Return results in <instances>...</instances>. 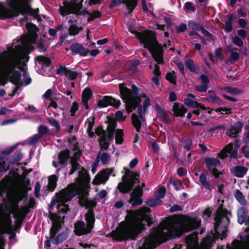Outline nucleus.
<instances>
[{
	"mask_svg": "<svg viewBox=\"0 0 249 249\" xmlns=\"http://www.w3.org/2000/svg\"><path fill=\"white\" fill-rule=\"evenodd\" d=\"M248 168L245 166L237 165L231 169V173L238 178H243L247 173Z\"/></svg>",
	"mask_w": 249,
	"mask_h": 249,
	"instance_id": "bb28decb",
	"label": "nucleus"
},
{
	"mask_svg": "<svg viewBox=\"0 0 249 249\" xmlns=\"http://www.w3.org/2000/svg\"><path fill=\"white\" fill-rule=\"evenodd\" d=\"M76 181L78 186L74 184H69L66 187H90V177L86 169L83 167L79 172V177Z\"/></svg>",
	"mask_w": 249,
	"mask_h": 249,
	"instance_id": "ddd939ff",
	"label": "nucleus"
},
{
	"mask_svg": "<svg viewBox=\"0 0 249 249\" xmlns=\"http://www.w3.org/2000/svg\"><path fill=\"white\" fill-rule=\"evenodd\" d=\"M0 67L3 75L0 76V85L5 86L8 82L12 79L13 71H18L15 70L17 68L16 62L12 60H7L0 63Z\"/></svg>",
	"mask_w": 249,
	"mask_h": 249,
	"instance_id": "9d476101",
	"label": "nucleus"
},
{
	"mask_svg": "<svg viewBox=\"0 0 249 249\" xmlns=\"http://www.w3.org/2000/svg\"><path fill=\"white\" fill-rule=\"evenodd\" d=\"M141 100L138 98L134 99L130 101V102L126 105V109L128 113L132 112L133 110H135L138 108V115L142 114V107L141 104Z\"/></svg>",
	"mask_w": 249,
	"mask_h": 249,
	"instance_id": "4be33fe9",
	"label": "nucleus"
},
{
	"mask_svg": "<svg viewBox=\"0 0 249 249\" xmlns=\"http://www.w3.org/2000/svg\"><path fill=\"white\" fill-rule=\"evenodd\" d=\"M137 37L140 43L144 45V48L150 52L154 60L157 62L154 65V74L156 76H160V67L158 64H164L163 50L161 44L157 40L156 33L147 30L143 33L138 34Z\"/></svg>",
	"mask_w": 249,
	"mask_h": 249,
	"instance_id": "7ed1b4c3",
	"label": "nucleus"
},
{
	"mask_svg": "<svg viewBox=\"0 0 249 249\" xmlns=\"http://www.w3.org/2000/svg\"><path fill=\"white\" fill-rule=\"evenodd\" d=\"M243 125V123L241 122H237L234 125H231L230 129L227 131L228 135L232 138L236 137L238 133L241 132Z\"/></svg>",
	"mask_w": 249,
	"mask_h": 249,
	"instance_id": "a878e982",
	"label": "nucleus"
},
{
	"mask_svg": "<svg viewBox=\"0 0 249 249\" xmlns=\"http://www.w3.org/2000/svg\"><path fill=\"white\" fill-rule=\"evenodd\" d=\"M74 228L75 234L79 236L91 232L88 227L86 226L85 222L81 220H78L74 224Z\"/></svg>",
	"mask_w": 249,
	"mask_h": 249,
	"instance_id": "aec40b11",
	"label": "nucleus"
},
{
	"mask_svg": "<svg viewBox=\"0 0 249 249\" xmlns=\"http://www.w3.org/2000/svg\"><path fill=\"white\" fill-rule=\"evenodd\" d=\"M186 68L191 72H196V68L194 61L191 59H187L185 61Z\"/></svg>",
	"mask_w": 249,
	"mask_h": 249,
	"instance_id": "de8ad7c7",
	"label": "nucleus"
},
{
	"mask_svg": "<svg viewBox=\"0 0 249 249\" xmlns=\"http://www.w3.org/2000/svg\"><path fill=\"white\" fill-rule=\"evenodd\" d=\"M35 61H37L39 63H42L45 65L46 67H49L51 63V59L48 57L44 55H38L35 59Z\"/></svg>",
	"mask_w": 249,
	"mask_h": 249,
	"instance_id": "79ce46f5",
	"label": "nucleus"
},
{
	"mask_svg": "<svg viewBox=\"0 0 249 249\" xmlns=\"http://www.w3.org/2000/svg\"><path fill=\"white\" fill-rule=\"evenodd\" d=\"M48 121L49 123L54 127L57 131H59L60 129V126L59 125L58 121L53 118H49L48 119Z\"/></svg>",
	"mask_w": 249,
	"mask_h": 249,
	"instance_id": "680f3d73",
	"label": "nucleus"
},
{
	"mask_svg": "<svg viewBox=\"0 0 249 249\" xmlns=\"http://www.w3.org/2000/svg\"><path fill=\"white\" fill-rule=\"evenodd\" d=\"M101 154V152L99 151L97 154V156L94 161L92 165V168H91V172L93 173H95V172L97 170V168L99 162H100V154Z\"/></svg>",
	"mask_w": 249,
	"mask_h": 249,
	"instance_id": "e2e57ef3",
	"label": "nucleus"
},
{
	"mask_svg": "<svg viewBox=\"0 0 249 249\" xmlns=\"http://www.w3.org/2000/svg\"><path fill=\"white\" fill-rule=\"evenodd\" d=\"M92 95V91L90 88H87L85 89L82 93V99H86L89 100Z\"/></svg>",
	"mask_w": 249,
	"mask_h": 249,
	"instance_id": "4d7b16f0",
	"label": "nucleus"
},
{
	"mask_svg": "<svg viewBox=\"0 0 249 249\" xmlns=\"http://www.w3.org/2000/svg\"><path fill=\"white\" fill-rule=\"evenodd\" d=\"M155 110L158 114L157 116L160 118L161 121L167 124H170L171 123V119L170 117L164 109L161 108L158 104H156L155 106Z\"/></svg>",
	"mask_w": 249,
	"mask_h": 249,
	"instance_id": "5701e85b",
	"label": "nucleus"
},
{
	"mask_svg": "<svg viewBox=\"0 0 249 249\" xmlns=\"http://www.w3.org/2000/svg\"><path fill=\"white\" fill-rule=\"evenodd\" d=\"M58 177L55 175L50 176L48 178V183L45 187H56Z\"/></svg>",
	"mask_w": 249,
	"mask_h": 249,
	"instance_id": "8fccbe9b",
	"label": "nucleus"
},
{
	"mask_svg": "<svg viewBox=\"0 0 249 249\" xmlns=\"http://www.w3.org/2000/svg\"><path fill=\"white\" fill-rule=\"evenodd\" d=\"M131 88L132 94L135 95V97H133V99L138 98L141 100V97H146V95L143 94L142 89L137 87L135 84H132Z\"/></svg>",
	"mask_w": 249,
	"mask_h": 249,
	"instance_id": "473e14b6",
	"label": "nucleus"
},
{
	"mask_svg": "<svg viewBox=\"0 0 249 249\" xmlns=\"http://www.w3.org/2000/svg\"><path fill=\"white\" fill-rule=\"evenodd\" d=\"M96 134L101 138V137H107V131L103 129V127L102 125L98 126L95 129Z\"/></svg>",
	"mask_w": 249,
	"mask_h": 249,
	"instance_id": "0e129e2a",
	"label": "nucleus"
},
{
	"mask_svg": "<svg viewBox=\"0 0 249 249\" xmlns=\"http://www.w3.org/2000/svg\"><path fill=\"white\" fill-rule=\"evenodd\" d=\"M78 189H84L87 190L88 188H64L58 193H55V196L58 202L66 203L71 201L79 194ZM89 189H90V188H89Z\"/></svg>",
	"mask_w": 249,
	"mask_h": 249,
	"instance_id": "9b49d317",
	"label": "nucleus"
},
{
	"mask_svg": "<svg viewBox=\"0 0 249 249\" xmlns=\"http://www.w3.org/2000/svg\"><path fill=\"white\" fill-rule=\"evenodd\" d=\"M200 225L201 221L189 216H186L182 222L173 218L168 219L161 224L159 233H151L138 249H154L160 244L179 238L184 233L197 229Z\"/></svg>",
	"mask_w": 249,
	"mask_h": 249,
	"instance_id": "f257e3e1",
	"label": "nucleus"
},
{
	"mask_svg": "<svg viewBox=\"0 0 249 249\" xmlns=\"http://www.w3.org/2000/svg\"><path fill=\"white\" fill-rule=\"evenodd\" d=\"M12 214L13 217L15 219V223L17 229L20 228L26 215H25L24 212L20 211V210Z\"/></svg>",
	"mask_w": 249,
	"mask_h": 249,
	"instance_id": "c85d7f7f",
	"label": "nucleus"
},
{
	"mask_svg": "<svg viewBox=\"0 0 249 249\" xmlns=\"http://www.w3.org/2000/svg\"><path fill=\"white\" fill-rule=\"evenodd\" d=\"M36 204L35 199L31 197L29 199V204L27 206H22L20 208V211H23L25 215H27L30 211V208H33Z\"/></svg>",
	"mask_w": 249,
	"mask_h": 249,
	"instance_id": "4c0bfd02",
	"label": "nucleus"
},
{
	"mask_svg": "<svg viewBox=\"0 0 249 249\" xmlns=\"http://www.w3.org/2000/svg\"><path fill=\"white\" fill-rule=\"evenodd\" d=\"M211 102L213 104H217L219 106L224 105V102L217 96H210Z\"/></svg>",
	"mask_w": 249,
	"mask_h": 249,
	"instance_id": "69168bd1",
	"label": "nucleus"
},
{
	"mask_svg": "<svg viewBox=\"0 0 249 249\" xmlns=\"http://www.w3.org/2000/svg\"><path fill=\"white\" fill-rule=\"evenodd\" d=\"M100 149L102 151L107 150L110 146V143L107 141V137H101L98 139Z\"/></svg>",
	"mask_w": 249,
	"mask_h": 249,
	"instance_id": "ea45409f",
	"label": "nucleus"
},
{
	"mask_svg": "<svg viewBox=\"0 0 249 249\" xmlns=\"http://www.w3.org/2000/svg\"><path fill=\"white\" fill-rule=\"evenodd\" d=\"M134 189L130 194V198L129 203L132 206H135L140 205L142 203V200L141 198L143 195L142 188H134Z\"/></svg>",
	"mask_w": 249,
	"mask_h": 249,
	"instance_id": "2eb2a0df",
	"label": "nucleus"
},
{
	"mask_svg": "<svg viewBox=\"0 0 249 249\" xmlns=\"http://www.w3.org/2000/svg\"><path fill=\"white\" fill-rule=\"evenodd\" d=\"M13 77L11 79L10 82L16 86L15 88L13 89L12 93L11 96H14L17 93V91L22 85L21 83V73L19 71H13Z\"/></svg>",
	"mask_w": 249,
	"mask_h": 249,
	"instance_id": "6ab92c4d",
	"label": "nucleus"
},
{
	"mask_svg": "<svg viewBox=\"0 0 249 249\" xmlns=\"http://www.w3.org/2000/svg\"><path fill=\"white\" fill-rule=\"evenodd\" d=\"M60 228V227L58 224H55L53 222L52 227L51 228L50 231V238L51 239L54 238L56 234L58 232Z\"/></svg>",
	"mask_w": 249,
	"mask_h": 249,
	"instance_id": "603ef678",
	"label": "nucleus"
},
{
	"mask_svg": "<svg viewBox=\"0 0 249 249\" xmlns=\"http://www.w3.org/2000/svg\"><path fill=\"white\" fill-rule=\"evenodd\" d=\"M181 144L184 149H186L187 151H190L192 145V141L190 138H187L184 141H183Z\"/></svg>",
	"mask_w": 249,
	"mask_h": 249,
	"instance_id": "052dcab7",
	"label": "nucleus"
},
{
	"mask_svg": "<svg viewBox=\"0 0 249 249\" xmlns=\"http://www.w3.org/2000/svg\"><path fill=\"white\" fill-rule=\"evenodd\" d=\"M38 133L39 136L41 138L43 136L48 134L49 132V128L47 126L44 125H40L38 127L37 129Z\"/></svg>",
	"mask_w": 249,
	"mask_h": 249,
	"instance_id": "bf43d9fd",
	"label": "nucleus"
},
{
	"mask_svg": "<svg viewBox=\"0 0 249 249\" xmlns=\"http://www.w3.org/2000/svg\"><path fill=\"white\" fill-rule=\"evenodd\" d=\"M183 9L186 13H194L196 10V5L191 1H187L185 3Z\"/></svg>",
	"mask_w": 249,
	"mask_h": 249,
	"instance_id": "a19ab883",
	"label": "nucleus"
},
{
	"mask_svg": "<svg viewBox=\"0 0 249 249\" xmlns=\"http://www.w3.org/2000/svg\"><path fill=\"white\" fill-rule=\"evenodd\" d=\"M229 215L231 216V213L227 209L224 208L223 204H220L216 211V214L214 217V230L216 235H221V239H225L228 236L227 227L230 223Z\"/></svg>",
	"mask_w": 249,
	"mask_h": 249,
	"instance_id": "39448f33",
	"label": "nucleus"
},
{
	"mask_svg": "<svg viewBox=\"0 0 249 249\" xmlns=\"http://www.w3.org/2000/svg\"><path fill=\"white\" fill-rule=\"evenodd\" d=\"M122 173V183H119L117 187H135L140 182L139 172L133 171L125 166L123 168Z\"/></svg>",
	"mask_w": 249,
	"mask_h": 249,
	"instance_id": "1a4fd4ad",
	"label": "nucleus"
},
{
	"mask_svg": "<svg viewBox=\"0 0 249 249\" xmlns=\"http://www.w3.org/2000/svg\"><path fill=\"white\" fill-rule=\"evenodd\" d=\"M188 27L191 28L193 30L200 31L201 30L203 27V25L197 23L195 20H189L188 22Z\"/></svg>",
	"mask_w": 249,
	"mask_h": 249,
	"instance_id": "c03bdc74",
	"label": "nucleus"
},
{
	"mask_svg": "<svg viewBox=\"0 0 249 249\" xmlns=\"http://www.w3.org/2000/svg\"><path fill=\"white\" fill-rule=\"evenodd\" d=\"M132 124L135 128L137 133H140L142 126V123L137 115L133 113L131 116Z\"/></svg>",
	"mask_w": 249,
	"mask_h": 249,
	"instance_id": "f704fd0d",
	"label": "nucleus"
},
{
	"mask_svg": "<svg viewBox=\"0 0 249 249\" xmlns=\"http://www.w3.org/2000/svg\"><path fill=\"white\" fill-rule=\"evenodd\" d=\"M71 7H68L69 10L71 12V14H74L76 15H79V14L82 8V4H71Z\"/></svg>",
	"mask_w": 249,
	"mask_h": 249,
	"instance_id": "3c124183",
	"label": "nucleus"
},
{
	"mask_svg": "<svg viewBox=\"0 0 249 249\" xmlns=\"http://www.w3.org/2000/svg\"><path fill=\"white\" fill-rule=\"evenodd\" d=\"M123 4L125 5L127 15H131L138 4V0H123Z\"/></svg>",
	"mask_w": 249,
	"mask_h": 249,
	"instance_id": "cd10ccee",
	"label": "nucleus"
},
{
	"mask_svg": "<svg viewBox=\"0 0 249 249\" xmlns=\"http://www.w3.org/2000/svg\"><path fill=\"white\" fill-rule=\"evenodd\" d=\"M57 209L58 213H66L69 210V206L65 203H61L57 205Z\"/></svg>",
	"mask_w": 249,
	"mask_h": 249,
	"instance_id": "6e6d98bb",
	"label": "nucleus"
},
{
	"mask_svg": "<svg viewBox=\"0 0 249 249\" xmlns=\"http://www.w3.org/2000/svg\"><path fill=\"white\" fill-rule=\"evenodd\" d=\"M119 88L121 97L124 102L125 103V106H126V105L129 104L130 101L133 99V97H131V90L127 88L124 84H119ZM125 108H126V107H125Z\"/></svg>",
	"mask_w": 249,
	"mask_h": 249,
	"instance_id": "a211bd4d",
	"label": "nucleus"
},
{
	"mask_svg": "<svg viewBox=\"0 0 249 249\" xmlns=\"http://www.w3.org/2000/svg\"><path fill=\"white\" fill-rule=\"evenodd\" d=\"M56 73L57 75L64 73L65 77L70 81L75 80L79 74L77 71H71L64 65H59V67L57 69Z\"/></svg>",
	"mask_w": 249,
	"mask_h": 249,
	"instance_id": "f3484780",
	"label": "nucleus"
},
{
	"mask_svg": "<svg viewBox=\"0 0 249 249\" xmlns=\"http://www.w3.org/2000/svg\"><path fill=\"white\" fill-rule=\"evenodd\" d=\"M233 149V144L231 142L226 145L220 152L219 156L221 159H225L228 157L227 154L231 153Z\"/></svg>",
	"mask_w": 249,
	"mask_h": 249,
	"instance_id": "72a5a7b5",
	"label": "nucleus"
},
{
	"mask_svg": "<svg viewBox=\"0 0 249 249\" xmlns=\"http://www.w3.org/2000/svg\"><path fill=\"white\" fill-rule=\"evenodd\" d=\"M32 0H22L23 6L18 7L16 5V0H7V3L11 9L7 7H3V12L7 19L13 18L18 17L19 15H24L29 14L32 11L30 4Z\"/></svg>",
	"mask_w": 249,
	"mask_h": 249,
	"instance_id": "0eeeda50",
	"label": "nucleus"
},
{
	"mask_svg": "<svg viewBox=\"0 0 249 249\" xmlns=\"http://www.w3.org/2000/svg\"><path fill=\"white\" fill-rule=\"evenodd\" d=\"M21 201H7L0 204V228L7 233L12 229L11 214L20 211L18 204Z\"/></svg>",
	"mask_w": 249,
	"mask_h": 249,
	"instance_id": "20e7f679",
	"label": "nucleus"
},
{
	"mask_svg": "<svg viewBox=\"0 0 249 249\" xmlns=\"http://www.w3.org/2000/svg\"><path fill=\"white\" fill-rule=\"evenodd\" d=\"M124 132L122 129H117L115 132V142L117 144H121L124 142Z\"/></svg>",
	"mask_w": 249,
	"mask_h": 249,
	"instance_id": "37998d69",
	"label": "nucleus"
},
{
	"mask_svg": "<svg viewBox=\"0 0 249 249\" xmlns=\"http://www.w3.org/2000/svg\"><path fill=\"white\" fill-rule=\"evenodd\" d=\"M71 52L73 55L80 54L81 56H85L88 55L89 50L86 49L82 44L78 43L72 44L70 47Z\"/></svg>",
	"mask_w": 249,
	"mask_h": 249,
	"instance_id": "412c9836",
	"label": "nucleus"
},
{
	"mask_svg": "<svg viewBox=\"0 0 249 249\" xmlns=\"http://www.w3.org/2000/svg\"><path fill=\"white\" fill-rule=\"evenodd\" d=\"M109 159V155L106 152L102 153L100 154V160L103 164H107Z\"/></svg>",
	"mask_w": 249,
	"mask_h": 249,
	"instance_id": "338daca9",
	"label": "nucleus"
},
{
	"mask_svg": "<svg viewBox=\"0 0 249 249\" xmlns=\"http://www.w3.org/2000/svg\"><path fill=\"white\" fill-rule=\"evenodd\" d=\"M145 204L150 207H155L157 206L160 205L162 201L159 197H152L147 199L144 201Z\"/></svg>",
	"mask_w": 249,
	"mask_h": 249,
	"instance_id": "c9c22d12",
	"label": "nucleus"
},
{
	"mask_svg": "<svg viewBox=\"0 0 249 249\" xmlns=\"http://www.w3.org/2000/svg\"><path fill=\"white\" fill-rule=\"evenodd\" d=\"M58 162L60 164L66 165L68 160L71 158V151L69 149L66 148L60 151L57 155Z\"/></svg>",
	"mask_w": 249,
	"mask_h": 249,
	"instance_id": "393cba45",
	"label": "nucleus"
},
{
	"mask_svg": "<svg viewBox=\"0 0 249 249\" xmlns=\"http://www.w3.org/2000/svg\"><path fill=\"white\" fill-rule=\"evenodd\" d=\"M30 179L25 174L19 175L14 169H11L8 174L0 182V187H28Z\"/></svg>",
	"mask_w": 249,
	"mask_h": 249,
	"instance_id": "423d86ee",
	"label": "nucleus"
},
{
	"mask_svg": "<svg viewBox=\"0 0 249 249\" xmlns=\"http://www.w3.org/2000/svg\"><path fill=\"white\" fill-rule=\"evenodd\" d=\"M151 211L149 207L143 206L130 215V225L121 228L116 231H112L116 241L122 242L128 240H135L138 235L145 229L146 225L150 227L153 223L149 214Z\"/></svg>",
	"mask_w": 249,
	"mask_h": 249,
	"instance_id": "f03ea898",
	"label": "nucleus"
},
{
	"mask_svg": "<svg viewBox=\"0 0 249 249\" xmlns=\"http://www.w3.org/2000/svg\"><path fill=\"white\" fill-rule=\"evenodd\" d=\"M121 105L119 100H117L111 96H105L98 102V106L99 107H106L109 106H113L118 108Z\"/></svg>",
	"mask_w": 249,
	"mask_h": 249,
	"instance_id": "dca6fc26",
	"label": "nucleus"
},
{
	"mask_svg": "<svg viewBox=\"0 0 249 249\" xmlns=\"http://www.w3.org/2000/svg\"><path fill=\"white\" fill-rule=\"evenodd\" d=\"M113 168H106L100 171L92 181L93 185L104 184L108 179L109 176L113 172Z\"/></svg>",
	"mask_w": 249,
	"mask_h": 249,
	"instance_id": "4468645a",
	"label": "nucleus"
},
{
	"mask_svg": "<svg viewBox=\"0 0 249 249\" xmlns=\"http://www.w3.org/2000/svg\"><path fill=\"white\" fill-rule=\"evenodd\" d=\"M40 136H39L37 134H36L34 135L33 136H32L29 141V144L30 145H33L37 143V142L38 141L39 139H40Z\"/></svg>",
	"mask_w": 249,
	"mask_h": 249,
	"instance_id": "774afa93",
	"label": "nucleus"
},
{
	"mask_svg": "<svg viewBox=\"0 0 249 249\" xmlns=\"http://www.w3.org/2000/svg\"><path fill=\"white\" fill-rule=\"evenodd\" d=\"M82 30V27H79L76 24H71L69 28V33L71 36H76Z\"/></svg>",
	"mask_w": 249,
	"mask_h": 249,
	"instance_id": "a18cd8bd",
	"label": "nucleus"
},
{
	"mask_svg": "<svg viewBox=\"0 0 249 249\" xmlns=\"http://www.w3.org/2000/svg\"><path fill=\"white\" fill-rule=\"evenodd\" d=\"M183 102L187 106L191 107L198 108L199 106V103L189 98L184 99Z\"/></svg>",
	"mask_w": 249,
	"mask_h": 249,
	"instance_id": "5fc2aeb1",
	"label": "nucleus"
},
{
	"mask_svg": "<svg viewBox=\"0 0 249 249\" xmlns=\"http://www.w3.org/2000/svg\"><path fill=\"white\" fill-rule=\"evenodd\" d=\"M172 111L175 117H183L188 109L181 103L176 102L173 106Z\"/></svg>",
	"mask_w": 249,
	"mask_h": 249,
	"instance_id": "b1692460",
	"label": "nucleus"
},
{
	"mask_svg": "<svg viewBox=\"0 0 249 249\" xmlns=\"http://www.w3.org/2000/svg\"><path fill=\"white\" fill-rule=\"evenodd\" d=\"M165 79L171 83L176 85L177 81L176 73L174 71L167 72L166 74Z\"/></svg>",
	"mask_w": 249,
	"mask_h": 249,
	"instance_id": "49530a36",
	"label": "nucleus"
},
{
	"mask_svg": "<svg viewBox=\"0 0 249 249\" xmlns=\"http://www.w3.org/2000/svg\"><path fill=\"white\" fill-rule=\"evenodd\" d=\"M18 189H25L27 191L32 190V188H0V196L3 198V202L27 199V193Z\"/></svg>",
	"mask_w": 249,
	"mask_h": 249,
	"instance_id": "6e6552de",
	"label": "nucleus"
},
{
	"mask_svg": "<svg viewBox=\"0 0 249 249\" xmlns=\"http://www.w3.org/2000/svg\"><path fill=\"white\" fill-rule=\"evenodd\" d=\"M108 119L105 121V123L107 124V130L115 131L117 125V123L114 119L108 117Z\"/></svg>",
	"mask_w": 249,
	"mask_h": 249,
	"instance_id": "58836bf2",
	"label": "nucleus"
},
{
	"mask_svg": "<svg viewBox=\"0 0 249 249\" xmlns=\"http://www.w3.org/2000/svg\"><path fill=\"white\" fill-rule=\"evenodd\" d=\"M228 20L225 21L224 31L226 33H230L232 30V21L235 16H234L233 14H230L227 15Z\"/></svg>",
	"mask_w": 249,
	"mask_h": 249,
	"instance_id": "2f4dec72",
	"label": "nucleus"
},
{
	"mask_svg": "<svg viewBox=\"0 0 249 249\" xmlns=\"http://www.w3.org/2000/svg\"><path fill=\"white\" fill-rule=\"evenodd\" d=\"M204 162L208 170L212 173L215 178H219L221 173L216 167L221 164L220 160L217 158L207 157L204 159Z\"/></svg>",
	"mask_w": 249,
	"mask_h": 249,
	"instance_id": "f8f14e48",
	"label": "nucleus"
},
{
	"mask_svg": "<svg viewBox=\"0 0 249 249\" xmlns=\"http://www.w3.org/2000/svg\"><path fill=\"white\" fill-rule=\"evenodd\" d=\"M26 27L29 34L35 35L36 34L37 27L36 25L31 22L26 23Z\"/></svg>",
	"mask_w": 249,
	"mask_h": 249,
	"instance_id": "13d9d810",
	"label": "nucleus"
},
{
	"mask_svg": "<svg viewBox=\"0 0 249 249\" xmlns=\"http://www.w3.org/2000/svg\"><path fill=\"white\" fill-rule=\"evenodd\" d=\"M23 156V155L21 150H17L10 158L9 161V163L10 164H14L16 163L18 161L22 159Z\"/></svg>",
	"mask_w": 249,
	"mask_h": 249,
	"instance_id": "e433bc0d",
	"label": "nucleus"
},
{
	"mask_svg": "<svg viewBox=\"0 0 249 249\" xmlns=\"http://www.w3.org/2000/svg\"><path fill=\"white\" fill-rule=\"evenodd\" d=\"M18 145V143H16L1 151L0 154V162H3V161H5V156H7L12 153Z\"/></svg>",
	"mask_w": 249,
	"mask_h": 249,
	"instance_id": "7c9ffc66",
	"label": "nucleus"
},
{
	"mask_svg": "<svg viewBox=\"0 0 249 249\" xmlns=\"http://www.w3.org/2000/svg\"><path fill=\"white\" fill-rule=\"evenodd\" d=\"M96 202L92 200H88L84 204V206L88 209L87 213H94V208L96 206Z\"/></svg>",
	"mask_w": 249,
	"mask_h": 249,
	"instance_id": "09e8293b",
	"label": "nucleus"
},
{
	"mask_svg": "<svg viewBox=\"0 0 249 249\" xmlns=\"http://www.w3.org/2000/svg\"><path fill=\"white\" fill-rule=\"evenodd\" d=\"M234 196L238 202L242 205L247 204L246 200L243 195V194L239 190H237L234 194Z\"/></svg>",
	"mask_w": 249,
	"mask_h": 249,
	"instance_id": "864d4df0",
	"label": "nucleus"
},
{
	"mask_svg": "<svg viewBox=\"0 0 249 249\" xmlns=\"http://www.w3.org/2000/svg\"><path fill=\"white\" fill-rule=\"evenodd\" d=\"M85 220L87 222L86 226L91 231L93 229L95 221L94 213H86L85 214Z\"/></svg>",
	"mask_w": 249,
	"mask_h": 249,
	"instance_id": "c756f323",
	"label": "nucleus"
}]
</instances>
